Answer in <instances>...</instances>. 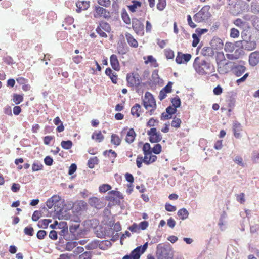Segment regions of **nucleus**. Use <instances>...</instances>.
<instances>
[{
	"label": "nucleus",
	"instance_id": "obj_45",
	"mask_svg": "<svg viewBox=\"0 0 259 259\" xmlns=\"http://www.w3.org/2000/svg\"><path fill=\"white\" fill-rule=\"evenodd\" d=\"M166 0H158L157 8L158 10L162 11L166 6Z\"/></svg>",
	"mask_w": 259,
	"mask_h": 259
},
{
	"label": "nucleus",
	"instance_id": "obj_44",
	"mask_svg": "<svg viewBox=\"0 0 259 259\" xmlns=\"http://www.w3.org/2000/svg\"><path fill=\"white\" fill-rule=\"evenodd\" d=\"M181 123V120L180 118L174 117L171 122V126L174 127H179Z\"/></svg>",
	"mask_w": 259,
	"mask_h": 259
},
{
	"label": "nucleus",
	"instance_id": "obj_42",
	"mask_svg": "<svg viewBox=\"0 0 259 259\" xmlns=\"http://www.w3.org/2000/svg\"><path fill=\"white\" fill-rule=\"evenodd\" d=\"M111 189V186L108 184H103L99 188V192L102 193H105Z\"/></svg>",
	"mask_w": 259,
	"mask_h": 259
},
{
	"label": "nucleus",
	"instance_id": "obj_2",
	"mask_svg": "<svg viewBox=\"0 0 259 259\" xmlns=\"http://www.w3.org/2000/svg\"><path fill=\"white\" fill-rule=\"evenodd\" d=\"M157 259H172L173 255L170 247L168 245L159 244L156 251Z\"/></svg>",
	"mask_w": 259,
	"mask_h": 259
},
{
	"label": "nucleus",
	"instance_id": "obj_40",
	"mask_svg": "<svg viewBox=\"0 0 259 259\" xmlns=\"http://www.w3.org/2000/svg\"><path fill=\"white\" fill-rule=\"evenodd\" d=\"M149 62L153 63V66L154 67H156L158 66L156 59L151 55L148 56L147 57V60L145 61V64H148Z\"/></svg>",
	"mask_w": 259,
	"mask_h": 259
},
{
	"label": "nucleus",
	"instance_id": "obj_50",
	"mask_svg": "<svg viewBox=\"0 0 259 259\" xmlns=\"http://www.w3.org/2000/svg\"><path fill=\"white\" fill-rule=\"evenodd\" d=\"M13 100L16 104H19L23 101V97L20 95L15 94Z\"/></svg>",
	"mask_w": 259,
	"mask_h": 259
},
{
	"label": "nucleus",
	"instance_id": "obj_21",
	"mask_svg": "<svg viewBox=\"0 0 259 259\" xmlns=\"http://www.w3.org/2000/svg\"><path fill=\"white\" fill-rule=\"evenodd\" d=\"M201 54L203 56L211 57L214 55V52L211 47H204L202 48Z\"/></svg>",
	"mask_w": 259,
	"mask_h": 259
},
{
	"label": "nucleus",
	"instance_id": "obj_15",
	"mask_svg": "<svg viewBox=\"0 0 259 259\" xmlns=\"http://www.w3.org/2000/svg\"><path fill=\"white\" fill-rule=\"evenodd\" d=\"M228 8L229 9L230 13L234 16L237 15L240 12L239 3L231 4L230 6H228Z\"/></svg>",
	"mask_w": 259,
	"mask_h": 259
},
{
	"label": "nucleus",
	"instance_id": "obj_8",
	"mask_svg": "<svg viewBox=\"0 0 259 259\" xmlns=\"http://www.w3.org/2000/svg\"><path fill=\"white\" fill-rule=\"evenodd\" d=\"M147 247L148 242H146L143 246L136 248L131 253L132 259H139L141 255L146 251Z\"/></svg>",
	"mask_w": 259,
	"mask_h": 259
},
{
	"label": "nucleus",
	"instance_id": "obj_59",
	"mask_svg": "<svg viewBox=\"0 0 259 259\" xmlns=\"http://www.w3.org/2000/svg\"><path fill=\"white\" fill-rule=\"evenodd\" d=\"M110 193L112 194L115 197V199L116 198H118L120 199L123 198L122 195L120 192L115 190H112L110 191Z\"/></svg>",
	"mask_w": 259,
	"mask_h": 259
},
{
	"label": "nucleus",
	"instance_id": "obj_29",
	"mask_svg": "<svg viewBox=\"0 0 259 259\" xmlns=\"http://www.w3.org/2000/svg\"><path fill=\"white\" fill-rule=\"evenodd\" d=\"M121 140L119 136L116 134H112L111 135V142L112 144L116 146H118L120 144Z\"/></svg>",
	"mask_w": 259,
	"mask_h": 259
},
{
	"label": "nucleus",
	"instance_id": "obj_47",
	"mask_svg": "<svg viewBox=\"0 0 259 259\" xmlns=\"http://www.w3.org/2000/svg\"><path fill=\"white\" fill-rule=\"evenodd\" d=\"M165 55L167 59H171L174 57V53L173 51L170 49H166L164 51Z\"/></svg>",
	"mask_w": 259,
	"mask_h": 259
},
{
	"label": "nucleus",
	"instance_id": "obj_18",
	"mask_svg": "<svg viewBox=\"0 0 259 259\" xmlns=\"http://www.w3.org/2000/svg\"><path fill=\"white\" fill-rule=\"evenodd\" d=\"M242 130V126L240 123L235 121L233 124V131L234 136L239 138L240 137V132Z\"/></svg>",
	"mask_w": 259,
	"mask_h": 259
},
{
	"label": "nucleus",
	"instance_id": "obj_26",
	"mask_svg": "<svg viewBox=\"0 0 259 259\" xmlns=\"http://www.w3.org/2000/svg\"><path fill=\"white\" fill-rule=\"evenodd\" d=\"M189 212L184 208H181L178 210L177 214L182 220L186 219L189 216Z\"/></svg>",
	"mask_w": 259,
	"mask_h": 259
},
{
	"label": "nucleus",
	"instance_id": "obj_24",
	"mask_svg": "<svg viewBox=\"0 0 259 259\" xmlns=\"http://www.w3.org/2000/svg\"><path fill=\"white\" fill-rule=\"evenodd\" d=\"M132 4L128 6L129 10L132 12H135L136 11V9L140 8L142 5L141 2L136 0L132 1Z\"/></svg>",
	"mask_w": 259,
	"mask_h": 259
},
{
	"label": "nucleus",
	"instance_id": "obj_16",
	"mask_svg": "<svg viewBox=\"0 0 259 259\" xmlns=\"http://www.w3.org/2000/svg\"><path fill=\"white\" fill-rule=\"evenodd\" d=\"M76 12H80L82 10H87L90 6L89 2L87 1H78L76 3Z\"/></svg>",
	"mask_w": 259,
	"mask_h": 259
},
{
	"label": "nucleus",
	"instance_id": "obj_56",
	"mask_svg": "<svg viewBox=\"0 0 259 259\" xmlns=\"http://www.w3.org/2000/svg\"><path fill=\"white\" fill-rule=\"evenodd\" d=\"M24 233L26 235L32 236L33 235L34 230L32 227H26L24 229Z\"/></svg>",
	"mask_w": 259,
	"mask_h": 259
},
{
	"label": "nucleus",
	"instance_id": "obj_19",
	"mask_svg": "<svg viewBox=\"0 0 259 259\" xmlns=\"http://www.w3.org/2000/svg\"><path fill=\"white\" fill-rule=\"evenodd\" d=\"M125 38L127 40V42L129 44V45L134 48H137L138 46V41L136 39L134 38V37L129 33H126L125 34Z\"/></svg>",
	"mask_w": 259,
	"mask_h": 259
},
{
	"label": "nucleus",
	"instance_id": "obj_17",
	"mask_svg": "<svg viewBox=\"0 0 259 259\" xmlns=\"http://www.w3.org/2000/svg\"><path fill=\"white\" fill-rule=\"evenodd\" d=\"M230 62L228 61L227 62H221L217 63L218 71L220 74H224L227 72L228 70L226 66L230 64Z\"/></svg>",
	"mask_w": 259,
	"mask_h": 259
},
{
	"label": "nucleus",
	"instance_id": "obj_51",
	"mask_svg": "<svg viewBox=\"0 0 259 259\" xmlns=\"http://www.w3.org/2000/svg\"><path fill=\"white\" fill-rule=\"evenodd\" d=\"M43 167L42 165L39 163H34L32 166V169L33 171H37L42 169Z\"/></svg>",
	"mask_w": 259,
	"mask_h": 259
},
{
	"label": "nucleus",
	"instance_id": "obj_25",
	"mask_svg": "<svg viewBox=\"0 0 259 259\" xmlns=\"http://www.w3.org/2000/svg\"><path fill=\"white\" fill-rule=\"evenodd\" d=\"M99 241L98 240H94L89 243L87 245L85 246V248L88 250H93L96 248L98 246L100 248L102 249L101 245H99Z\"/></svg>",
	"mask_w": 259,
	"mask_h": 259
},
{
	"label": "nucleus",
	"instance_id": "obj_36",
	"mask_svg": "<svg viewBox=\"0 0 259 259\" xmlns=\"http://www.w3.org/2000/svg\"><path fill=\"white\" fill-rule=\"evenodd\" d=\"M215 60L217 63L225 62V57L224 53L222 52H217L215 56Z\"/></svg>",
	"mask_w": 259,
	"mask_h": 259
},
{
	"label": "nucleus",
	"instance_id": "obj_20",
	"mask_svg": "<svg viewBox=\"0 0 259 259\" xmlns=\"http://www.w3.org/2000/svg\"><path fill=\"white\" fill-rule=\"evenodd\" d=\"M60 197L59 196L54 195L47 201L46 205L48 208L51 209L54 204L60 200Z\"/></svg>",
	"mask_w": 259,
	"mask_h": 259
},
{
	"label": "nucleus",
	"instance_id": "obj_60",
	"mask_svg": "<svg viewBox=\"0 0 259 259\" xmlns=\"http://www.w3.org/2000/svg\"><path fill=\"white\" fill-rule=\"evenodd\" d=\"M47 235V232L45 230H39L37 232L36 236L39 239H42Z\"/></svg>",
	"mask_w": 259,
	"mask_h": 259
},
{
	"label": "nucleus",
	"instance_id": "obj_43",
	"mask_svg": "<svg viewBox=\"0 0 259 259\" xmlns=\"http://www.w3.org/2000/svg\"><path fill=\"white\" fill-rule=\"evenodd\" d=\"M251 10L252 12L257 13L259 12V3L256 2H252L251 6Z\"/></svg>",
	"mask_w": 259,
	"mask_h": 259
},
{
	"label": "nucleus",
	"instance_id": "obj_5",
	"mask_svg": "<svg viewBox=\"0 0 259 259\" xmlns=\"http://www.w3.org/2000/svg\"><path fill=\"white\" fill-rule=\"evenodd\" d=\"M143 105L144 107L147 110L149 109L150 112H152L156 108L155 100L153 95L149 92H146L145 94Z\"/></svg>",
	"mask_w": 259,
	"mask_h": 259
},
{
	"label": "nucleus",
	"instance_id": "obj_39",
	"mask_svg": "<svg viewBox=\"0 0 259 259\" xmlns=\"http://www.w3.org/2000/svg\"><path fill=\"white\" fill-rule=\"evenodd\" d=\"M171 101L172 106L176 108L179 107L181 105V100L178 96L172 98Z\"/></svg>",
	"mask_w": 259,
	"mask_h": 259
},
{
	"label": "nucleus",
	"instance_id": "obj_6",
	"mask_svg": "<svg viewBox=\"0 0 259 259\" xmlns=\"http://www.w3.org/2000/svg\"><path fill=\"white\" fill-rule=\"evenodd\" d=\"M132 28L134 31L139 35H143L144 33V25L138 19L133 18L132 21Z\"/></svg>",
	"mask_w": 259,
	"mask_h": 259
},
{
	"label": "nucleus",
	"instance_id": "obj_4",
	"mask_svg": "<svg viewBox=\"0 0 259 259\" xmlns=\"http://www.w3.org/2000/svg\"><path fill=\"white\" fill-rule=\"evenodd\" d=\"M242 40L240 42L242 49L250 51L256 48V41L252 39L251 35L247 36L246 34H242Z\"/></svg>",
	"mask_w": 259,
	"mask_h": 259
},
{
	"label": "nucleus",
	"instance_id": "obj_13",
	"mask_svg": "<svg viewBox=\"0 0 259 259\" xmlns=\"http://www.w3.org/2000/svg\"><path fill=\"white\" fill-rule=\"evenodd\" d=\"M249 62L252 66H255L259 63V53L258 52H254L250 54Z\"/></svg>",
	"mask_w": 259,
	"mask_h": 259
},
{
	"label": "nucleus",
	"instance_id": "obj_31",
	"mask_svg": "<svg viewBox=\"0 0 259 259\" xmlns=\"http://www.w3.org/2000/svg\"><path fill=\"white\" fill-rule=\"evenodd\" d=\"M121 17L124 22L126 24H130L131 23V19L125 10H122L121 12Z\"/></svg>",
	"mask_w": 259,
	"mask_h": 259
},
{
	"label": "nucleus",
	"instance_id": "obj_34",
	"mask_svg": "<svg viewBox=\"0 0 259 259\" xmlns=\"http://www.w3.org/2000/svg\"><path fill=\"white\" fill-rule=\"evenodd\" d=\"M78 243L75 241L68 242L65 245V249L67 251H71L73 248L76 247Z\"/></svg>",
	"mask_w": 259,
	"mask_h": 259
},
{
	"label": "nucleus",
	"instance_id": "obj_49",
	"mask_svg": "<svg viewBox=\"0 0 259 259\" xmlns=\"http://www.w3.org/2000/svg\"><path fill=\"white\" fill-rule=\"evenodd\" d=\"M239 36V31L236 28H232L230 30V36L232 38H237Z\"/></svg>",
	"mask_w": 259,
	"mask_h": 259
},
{
	"label": "nucleus",
	"instance_id": "obj_41",
	"mask_svg": "<svg viewBox=\"0 0 259 259\" xmlns=\"http://www.w3.org/2000/svg\"><path fill=\"white\" fill-rule=\"evenodd\" d=\"M143 151L144 154L152 153V149L150 144L148 143H145L143 146Z\"/></svg>",
	"mask_w": 259,
	"mask_h": 259
},
{
	"label": "nucleus",
	"instance_id": "obj_48",
	"mask_svg": "<svg viewBox=\"0 0 259 259\" xmlns=\"http://www.w3.org/2000/svg\"><path fill=\"white\" fill-rule=\"evenodd\" d=\"M41 217V211L36 210L35 211L32 216V220L33 221L36 222Z\"/></svg>",
	"mask_w": 259,
	"mask_h": 259
},
{
	"label": "nucleus",
	"instance_id": "obj_55",
	"mask_svg": "<svg viewBox=\"0 0 259 259\" xmlns=\"http://www.w3.org/2000/svg\"><path fill=\"white\" fill-rule=\"evenodd\" d=\"M149 223L147 221H143L139 223L138 225L139 229L142 230H145L148 226Z\"/></svg>",
	"mask_w": 259,
	"mask_h": 259
},
{
	"label": "nucleus",
	"instance_id": "obj_10",
	"mask_svg": "<svg viewBox=\"0 0 259 259\" xmlns=\"http://www.w3.org/2000/svg\"><path fill=\"white\" fill-rule=\"evenodd\" d=\"M89 203L92 206L97 209H101L105 205L103 198L100 199L95 197L91 198L89 200Z\"/></svg>",
	"mask_w": 259,
	"mask_h": 259
},
{
	"label": "nucleus",
	"instance_id": "obj_3",
	"mask_svg": "<svg viewBox=\"0 0 259 259\" xmlns=\"http://www.w3.org/2000/svg\"><path fill=\"white\" fill-rule=\"evenodd\" d=\"M209 10V6L206 5L203 7L198 13L194 15V20L197 23L205 22L211 16Z\"/></svg>",
	"mask_w": 259,
	"mask_h": 259
},
{
	"label": "nucleus",
	"instance_id": "obj_62",
	"mask_svg": "<svg viewBox=\"0 0 259 259\" xmlns=\"http://www.w3.org/2000/svg\"><path fill=\"white\" fill-rule=\"evenodd\" d=\"M79 259H91V254L90 252L86 251L79 255Z\"/></svg>",
	"mask_w": 259,
	"mask_h": 259
},
{
	"label": "nucleus",
	"instance_id": "obj_53",
	"mask_svg": "<svg viewBox=\"0 0 259 259\" xmlns=\"http://www.w3.org/2000/svg\"><path fill=\"white\" fill-rule=\"evenodd\" d=\"M98 3L102 6L108 7L110 5V0H97Z\"/></svg>",
	"mask_w": 259,
	"mask_h": 259
},
{
	"label": "nucleus",
	"instance_id": "obj_52",
	"mask_svg": "<svg viewBox=\"0 0 259 259\" xmlns=\"http://www.w3.org/2000/svg\"><path fill=\"white\" fill-rule=\"evenodd\" d=\"M152 78L153 79V81L155 83H158L159 82V77L158 74V72L156 71H154L153 72L152 74Z\"/></svg>",
	"mask_w": 259,
	"mask_h": 259
},
{
	"label": "nucleus",
	"instance_id": "obj_9",
	"mask_svg": "<svg viewBox=\"0 0 259 259\" xmlns=\"http://www.w3.org/2000/svg\"><path fill=\"white\" fill-rule=\"evenodd\" d=\"M147 134L149 136V141L151 143H157L162 139L160 133L157 132L156 128H151L147 132Z\"/></svg>",
	"mask_w": 259,
	"mask_h": 259
},
{
	"label": "nucleus",
	"instance_id": "obj_7",
	"mask_svg": "<svg viewBox=\"0 0 259 259\" xmlns=\"http://www.w3.org/2000/svg\"><path fill=\"white\" fill-rule=\"evenodd\" d=\"M126 79L128 83L131 87H138L141 82L140 75L137 73L127 74Z\"/></svg>",
	"mask_w": 259,
	"mask_h": 259
},
{
	"label": "nucleus",
	"instance_id": "obj_35",
	"mask_svg": "<svg viewBox=\"0 0 259 259\" xmlns=\"http://www.w3.org/2000/svg\"><path fill=\"white\" fill-rule=\"evenodd\" d=\"M61 147L64 149L68 150L72 146V142L70 140L62 141L61 143Z\"/></svg>",
	"mask_w": 259,
	"mask_h": 259
},
{
	"label": "nucleus",
	"instance_id": "obj_28",
	"mask_svg": "<svg viewBox=\"0 0 259 259\" xmlns=\"http://www.w3.org/2000/svg\"><path fill=\"white\" fill-rule=\"evenodd\" d=\"M104 138V137L102 134L101 131H99L98 132H94L92 135V138L98 142L102 141Z\"/></svg>",
	"mask_w": 259,
	"mask_h": 259
},
{
	"label": "nucleus",
	"instance_id": "obj_64",
	"mask_svg": "<svg viewBox=\"0 0 259 259\" xmlns=\"http://www.w3.org/2000/svg\"><path fill=\"white\" fill-rule=\"evenodd\" d=\"M252 160L254 162H257L259 160V153L256 151H253L252 153Z\"/></svg>",
	"mask_w": 259,
	"mask_h": 259
},
{
	"label": "nucleus",
	"instance_id": "obj_38",
	"mask_svg": "<svg viewBox=\"0 0 259 259\" xmlns=\"http://www.w3.org/2000/svg\"><path fill=\"white\" fill-rule=\"evenodd\" d=\"M60 226L62 227V230L59 232V234L60 236H64L65 234L68 232V227L66 226V223L62 222L59 224Z\"/></svg>",
	"mask_w": 259,
	"mask_h": 259
},
{
	"label": "nucleus",
	"instance_id": "obj_11",
	"mask_svg": "<svg viewBox=\"0 0 259 259\" xmlns=\"http://www.w3.org/2000/svg\"><path fill=\"white\" fill-rule=\"evenodd\" d=\"M96 14L94 15L95 17H103L107 18L109 17V12H107L106 9L99 6L95 7Z\"/></svg>",
	"mask_w": 259,
	"mask_h": 259
},
{
	"label": "nucleus",
	"instance_id": "obj_58",
	"mask_svg": "<svg viewBox=\"0 0 259 259\" xmlns=\"http://www.w3.org/2000/svg\"><path fill=\"white\" fill-rule=\"evenodd\" d=\"M165 208V209L169 212H174L176 210V207L169 203H166Z\"/></svg>",
	"mask_w": 259,
	"mask_h": 259
},
{
	"label": "nucleus",
	"instance_id": "obj_63",
	"mask_svg": "<svg viewBox=\"0 0 259 259\" xmlns=\"http://www.w3.org/2000/svg\"><path fill=\"white\" fill-rule=\"evenodd\" d=\"M166 111L168 114L171 115L176 112L177 108L174 107L169 106L166 109Z\"/></svg>",
	"mask_w": 259,
	"mask_h": 259
},
{
	"label": "nucleus",
	"instance_id": "obj_33",
	"mask_svg": "<svg viewBox=\"0 0 259 259\" xmlns=\"http://www.w3.org/2000/svg\"><path fill=\"white\" fill-rule=\"evenodd\" d=\"M235 48V46L234 44L230 42H227L225 45L224 49L226 52L231 53L234 51Z\"/></svg>",
	"mask_w": 259,
	"mask_h": 259
},
{
	"label": "nucleus",
	"instance_id": "obj_54",
	"mask_svg": "<svg viewBox=\"0 0 259 259\" xmlns=\"http://www.w3.org/2000/svg\"><path fill=\"white\" fill-rule=\"evenodd\" d=\"M198 34H193L192 35V38L193 39V42H192V46L193 47H196L198 44L199 42V38H198Z\"/></svg>",
	"mask_w": 259,
	"mask_h": 259
},
{
	"label": "nucleus",
	"instance_id": "obj_30",
	"mask_svg": "<svg viewBox=\"0 0 259 259\" xmlns=\"http://www.w3.org/2000/svg\"><path fill=\"white\" fill-rule=\"evenodd\" d=\"M140 105L139 104H136L131 109V113L133 115H136L137 117L140 116L139 110Z\"/></svg>",
	"mask_w": 259,
	"mask_h": 259
},
{
	"label": "nucleus",
	"instance_id": "obj_27",
	"mask_svg": "<svg viewBox=\"0 0 259 259\" xmlns=\"http://www.w3.org/2000/svg\"><path fill=\"white\" fill-rule=\"evenodd\" d=\"M58 218L59 219L68 220L70 218V215L66 212V211L64 209L60 210L57 213Z\"/></svg>",
	"mask_w": 259,
	"mask_h": 259
},
{
	"label": "nucleus",
	"instance_id": "obj_22",
	"mask_svg": "<svg viewBox=\"0 0 259 259\" xmlns=\"http://www.w3.org/2000/svg\"><path fill=\"white\" fill-rule=\"evenodd\" d=\"M246 68L243 65H238L233 68V72L237 76H240L245 72Z\"/></svg>",
	"mask_w": 259,
	"mask_h": 259
},
{
	"label": "nucleus",
	"instance_id": "obj_23",
	"mask_svg": "<svg viewBox=\"0 0 259 259\" xmlns=\"http://www.w3.org/2000/svg\"><path fill=\"white\" fill-rule=\"evenodd\" d=\"M136 137V133L133 128H131L127 133L125 141L128 143H132L134 142Z\"/></svg>",
	"mask_w": 259,
	"mask_h": 259
},
{
	"label": "nucleus",
	"instance_id": "obj_46",
	"mask_svg": "<svg viewBox=\"0 0 259 259\" xmlns=\"http://www.w3.org/2000/svg\"><path fill=\"white\" fill-rule=\"evenodd\" d=\"M161 146L159 144H156L152 149V152L155 154H159L161 151Z\"/></svg>",
	"mask_w": 259,
	"mask_h": 259
},
{
	"label": "nucleus",
	"instance_id": "obj_37",
	"mask_svg": "<svg viewBox=\"0 0 259 259\" xmlns=\"http://www.w3.org/2000/svg\"><path fill=\"white\" fill-rule=\"evenodd\" d=\"M117 52L120 55H124L127 52V47L123 44L119 45L117 47Z\"/></svg>",
	"mask_w": 259,
	"mask_h": 259
},
{
	"label": "nucleus",
	"instance_id": "obj_32",
	"mask_svg": "<svg viewBox=\"0 0 259 259\" xmlns=\"http://www.w3.org/2000/svg\"><path fill=\"white\" fill-rule=\"evenodd\" d=\"M99 160L97 157L90 158L88 162V165L90 168H93L95 165L98 163Z\"/></svg>",
	"mask_w": 259,
	"mask_h": 259
},
{
	"label": "nucleus",
	"instance_id": "obj_14",
	"mask_svg": "<svg viewBox=\"0 0 259 259\" xmlns=\"http://www.w3.org/2000/svg\"><path fill=\"white\" fill-rule=\"evenodd\" d=\"M110 61L113 69L116 71L120 70L119 63L116 55L114 54L112 55L110 58Z\"/></svg>",
	"mask_w": 259,
	"mask_h": 259
},
{
	"label": "nucleus",
	"instance_id": "obj_1",
	"mask_svg": "<svg viewBox=\"0 0 259 259\" xmlns=\"http://www.w3.org/2000/svg\"><path fill=\"white\" fill-rule=\"evenodd\" d=\"M193 67L199 74L203 75L214 72V67L209 62L204 60H200L199 57L195 59Z\"/></svg>",
	"mask_w": 259,
	"mask_h": 259
},
{
	"label": "nucleus",
	"instance_id": "obj_61",
	"mask_svg": "<svg viewBox=\"0 0 259 259\" xmlns=\"http://www.w3.org/2000/svg\"><path fill=\"white\" fill-rule=\"evenodd\" d=\"M176 62L179 64H181L184 62L182 53H178L177 56L176 58Z\"/></svg>",
	"mask_w": 259,
	"mask_h": 259
},
{
	"label": "nucleus",
	"instance_id": "obj_57",
	"mask_svg": "<svg viewBox=\"0 0 259 259\" xmlns=\"http://www.w3.org/2000/svg\"><path fill=\"white\" fill-rule=\"evenodd\" d=\"M172 83L171 82H169L168 84L162 89V90L166 93H170L172 90Z\"/></svg>",
	"mask_w": 259,
	"mask_h": 259
},
{
	"label": "nucleus",
	"instance_id": "obj_12",
	"mask_svg": "<svg viewBox=\"0 0 259 259\" xmlns=\"http://www.w3.org/2000/svg\"><path fill=\"white\" fill-rule=\"evenodd\" d=\"M211 48L215 50H220L223 48L224 44L220 38L214 37L211 40L210 43Z\"/></svg>",
	"mask_w": 259,
	"mask_h": 259
}]
</instances>
